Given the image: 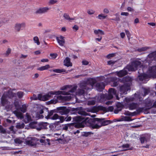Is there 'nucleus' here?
<instances>
[{"label":"nucleus","instance_id":"obj_1","mask_svg":"<svg viewBox=\"0 0 156 156\" xmlns=\"http://www.w3.org/2000/svg\"><path fill=\"white\" fill-rule=\"evenodd\" d=\"M91 119V118L88 117H84L82 115L76 116L73 118V121L74 122L72 123L75 124L73 125V126L76 128H83L85 126L90 127L91 122H90L89 121Z\"/></svg>","mask_w":156,"mask_h":156},{"label":"nucleus","instance_id":"obj_2","mask_svg":"<svg viewBox=\"0 0 156 156\" xmlns=\"http://www.w3.org/2000/svg\"><path fill=\"white\" fill-rule=\"evenodd\" d=\"M91 122L90 127L93 129H99L102 126H105L112 123L110 120H106L104 118H94L90 120Z\"/></svg>","mask_w":156,"mask_h":156},{"label":"nucleus","instance_id":"obj_3","mask_svg":"<svg viewBox=\"0 0 156 156\" xmlns=\"http://www.w3.org/2000/svg\"><path fill=\"white\" fill-rule=\"evenodd\" d=\"M132 78L129 76H126L123 77L121 80V82L124 84L119 87V91L121 94H126L128 90H130V86L132 84Z\"/></svg>","mask_w":156,"mask_h":156},{"label":"nucleus","instance_id":"obj_4","mask_svg":"<svg viewBox=\"0 0 156 156\" xmlns=\"http://www.w3.org/2000/svg\"><path fill=\"white\" fill-rule=\"evenodd\" d=\"M141 62L136 60L131 62V64L128 66L127 69L129 71H135L138 69L139 66L141 65Z\"/></svg>","mask_w":156,"mask_h":156},{"label":"nucleus","instance_id":"obj_5","mask_svg":"<svg viewBox=\"0 0 156 156\" xmlns=\"http://www.w3.org/2000/svg\"><path fill=\"white\" fill-rule=\"evenodd\" d=\"M52 96L51 92V91L43 96H42L40 94H38L37 97L34 98V100H36L38 99L40 100L46 101L49 100Z\"/></svg>","mask_w":156,"mask_h":156},{"label":"nucleus","instance_id":"obj_6","mask_svg":"<svg viewBox=\"0 0 156 156\" xmlns=\"http://www.w3.org/2000/svg\"><path fill=\"white\" fill-rule=\"evenodd\" d=\"M151 77V76L148 73V74L145 73H141L138 76L139 80L143 82V83H146L147 81L149 80V78Z\"/></svg>","mask_w":156,"mask_h":156},{"label":"nucleus","instance_id":"obj_7","mask_svg":"<svg viewBox=\"0 0 156 156\" xmlns=\"http://www.w3.org/2000/svg\"><path fill=\"white\" fill-rule=\"evenodd\" d=\"M1 103L3 106H5L6 108H10L11 106L9 105L10 102L7 99V98L4 95H2L1 98Z\"/></svg>","mask_w":156,"mask_h":156},{"label":"nucleus","instance_id":"obj_8","mask_svg":"<svg viewBox=\"0 0 156 156\" xmlns=\"http://www.w3.org/2000/svg\"><path fill=\"white\" fill-rule=\"evenodd\" d=\"M59 113L62 115H67L70 112V110L65 106L60 107L57 108Z\"/></svg>","mask_w":156,"mask_h":156},{"label":"nucleus","instance_id":"obj_9","mask_svg":"<svg viewBox=\"0 0 156 156\" xmlns=\"http://www.w3.org/2000/svg\"><path fill=\"white\" fill-rule=\"evenodd\" d=\"M50 9L48 7L39 8L35 12L36 14H42L47 12Z\"/></svg>","mask_w":156,"mask_h":156},{"label":"nucleus","instance_id":"obj_10","mask_svg":"<svg viewBox=\"0 0 156 156\" xmlns=\"http://www.w3.org/2000/svg\"><path fill=\"white\" fill-rule=\"evenodd\" d=\"M148 73L151 77L156 76V66H153L149 67Z\"/></svg>","mask_w":156,"mask_h":156},{"label":"nucleus","instance_id":"obj_11","mask_svg":"<svg viewBox=\"0 0 156 156\" xmlns=\"http://www.w3.org/2000/svg\"><path fill=\"white\" fill-rule=\"evenodd\" d=\"M153 102L149 99H146L144 102L145 108L148 110L150 109L153 107Z\"/></svg>","mask_w":156,"mask_h":156},{"label":"nucleus","instance_id":"obj_12","mask_svg":"<svg viewBox=\"0 0 156 156\" xmlns=\"http://www.w3.org/2000/svg\"><path fill=\"white\" fill-rule=\"evenodd\" d=\"M110 81L111 83H112V86L116 87L119 84V79L116 77H112L110 78Z\"/></svg>","mask_w":156,"mask_h":156},{"label":"nucleus","instance_id":"obj_13","mask_svg":"<svg viewBox=\"0 0 156 156\" xmlns=\"http://www.w3.org/2000/svg\"><path fill=\"white\" fill-rule=\"evenodd\" d=\"M104 110H105V108L104 106H94L90 109V112L93 113H96L99 111H102Z\"/></svg>","mask_w":156,"mask_h":156},{"label":"nucleus","instance_id":"obj_14","mask_svg":"<svg viewBox=\"0 0 156 156\" xmlns=\"http://www.w3.org/2000/svg\"><path fill=\"white\" fill-rule=\"evenodd\" d=\"M105 83L103 82L98 83L96 85L97 90L99 91H102L105 87Z\"/></svg>","mask_w":156,"mask_h":156},{"label":"nucleus","instance_id":"obj_15","mask_svg":"<svg viewBox=\"0 0 156 156\" xmlns=\"http://www.w3.org/2000/svg\"><path fill=\"white\" fill-rule=\"evenodd\" d=\"M64 38V37L62 35H60L59 37H56V40L60 46H63L65 43Z\"/></svg>","mask_w":156,"mask_h":156},{"label":"nucleus","instance_id":"obj_16","mask_svg":"<svg viewBox=\"0 0 156 156\" xmlns=\"http://www.w3.org/2000/svg\"><path fill=\"white\" fill-rule=\"evenodd\" d=\"M48 124L47 122H41L39 123H38L37 128V130H41L42 129H47V126Z\"/></svg>","mask_w":156,"mask_h":156},{"label":"nucleus","instance_id":"obj_17","mask_svg":"<svg viewBox=\"0 0 156 156\" xmlns=\"http://www.w3.org/2000/svg\"><path fill=\"white\" fill-rule=\"evenodd\" d=\"M45 109L46 112H47L48 113V115H47L46 116L45 115V118L47 119H51L54 113L56 112L55 110V109L52 110L49 112L48 108H46Z\"/></svg>","mask_w":156,"mask_h":156},{"label":"nucleus","instance_id":"obj_18","mask_svg":"<svg viewBox=\"0 0 156 156\" xmlns=\"http://www.w3.org/2000/svg\"><path fill=\"white\" fill-rule=\"evenodd\" d=\"M52 96L54 95H58L62 94L63 95H69V92L65 91H51Z\"/></svg>","mask_w":156,"mask_h":156},{"label":"nucleus","instance_id":"obj_19","mask_svg":"<svg viewBox=\"0 0 156 156\" xmlns=\"http://www.w3.org/2000/svg\"><path fill=\"white\" fill-rule=\"evenodd\" d=\"M25 27V24L24 23H16L15 25V30L17 31H19L21 29V28L23 29ZM23 29H22V30Z\"/></svg>","mask_w":156,"mask_h":156},{"label":"nucleus","instance_id":"obj_20","mask_svg":"<svg viewBox=\"0 0 156 156\" xmlns=\"http://www.w3.org/2000/svg\"><path fill=\"white\" fill-rule=\"evenodd\" d=\"M15 94V93L12 91H8L5 92L3 95H4L5 96L6 98H12L14 96Z\"/></svg>","mask_w":156,"mask_h":156},{"label":"nucleus","instance_id":"obj_21","mask_svg":"<svg viewBox=\"0 0 156 156\" xmlns=\"http://www.w3.org/2000/svg\"><path fill=\"white\" fill-rule=\"evenodd\" d=\"M72 97L71 96H63L61 95L57 97V98L59 100L63 101H69L71 100Z\"/></svg>","mask_w":156,"mask_h":156},{"label":"nucleus","instance_id":"obj_22","mask_svg":"<svg viewBox=\"0 0 156 156\" xmlns=\"http://www.w3.org/2000/svg\"><path fill=\"white\" fill-rule=\"evenodd\" d=\"M64 65L67 67L72 66V64L70 61V59L68 57L66 58L64 60Z\"/></svg>","mask_w":156,"mask_h":156},{"label":"nucleus","instance_id":"obj_23","mask_svg":"<svg viewBox=\"0 0 156 156\" xmlns=\"http://www.w3.org/2000/svg\"><path fill=\"white\" fill-rule=\"evenodd\" d=\"M117 75L119 77H122L127 74V72L125 70H122L116 72Z\"/></svg>","mask_w":156,"mask_h":156},{"label":"nucleus","instance_id":"obj_24","mask_svg":"<svg viewBox=\"0 0 156 156\" xmlns=\"http://www.w3.org/2000/svg\"><path fill=\"white\" fill-rule=\"evenodd\" d=\"M38 123L37 121H33L31 122L29 124V127L32 129H36L37 128Z\"/></svg>","mask_w":156,"mask_h":156},{"label":"nucleus","instance_id":"obj_25","mask_svg":"<svg viewBox=\"0 0 156 156\" xmlns=\"http://www.w3.org/2000/svg\"><path fill=\"white\" fill-rule=\"evenodd\" d=\"M128 107L129 110H132L135 109L138 106L137 103L132 102L128 105Z\"/></svg>","mask_w":156,"mask_h":156},{"label":"nucleus","instance_id":"obj_26","mask_svg":"<svg viewBox=\"0 0 156 156\" xmlns=\"http://www.w3.org/2000/svg\"><path fill=\"white\" fill-rule=\"evenodd\" d=\"M147 57L149 58L155 59L156 58V51L150 53Z\"/></svg>","mask_w":156,"mask_h":156},{"label":"nucleus","instance_id":"obj_27","mask_svg":"<svg viewBox=\"0 0 156 156\" xmlns=\"http://www.w3.org/2000/svg\"><path fill=\"white\" fill-rule=\"evenodd\" d=\"M73 125H75V124L72 123L65 124L63 127V129L65 130H67L69 127L70 129H73L74 127Z\"/></svg>","mask_w":156,"mask_h":156},{"label":"nucleus","instance_id":"obj_28","mask_svg":"<svg viewBox=\"0 0 156 156\" xmlns=\"http://www.w3.org/2000/svg\"><path fill=\"white\" fill-rule=\"evenodd\" d=\"M50 68V66L49 65L47 64L45 66H42L37 68V69L40 71H43L44 70H46Z\"/></svg>","mask_w":156,"mask_h":156},{"label":"nucleus","instance_id":"obj_29","mask_svg":"<svg viewBox=\"0 0 156 156\" xmlns=\"http://www.w3.org/2000/svg\"><path fill=\"white\" fill-rule=\"evenodd\" d=\"M148 110L146 109L145 107H139L138 108L136 111L138 112V113L139 114L141 112H147Z\"/></svg>","mask_w":156,"mask_h":156},{"label":"nucleus","instance_id":"obj_30","mask_svg":"<svg viewBox=\"0 0 156 156\" xmlns=\"http://www.w3.org/2000/svg\"><path fill=\"white\" fill-rule=\"evenodd\" d=\"M63 17L65 19L69 21H70L71 20H74L75 19L73 18H70L69 15L67 13H65L63 15Z\"/></svg>","mask_w":156,"mask_h":156},{"label":"nucleus","instance_id":"obj_31","mask_svg":"<svg viewBox=\"0 0 156 156\" xmlns=\"http://www.w3.org/2000/svg\"><path fill=\"white\" fill-rule=\"evenodd\" d=\"M105 110H102L104 112H112L114 109L113 107L112 106H109L108 108L104 107Z\"/></svg>","mask_w":156,"mask_h":156},{"label":"nucleus","instance_id":"obj_32","mask_svg":"<svg viewBox=\"0 0 156 156\" xmlns=\"http://www.w3.org/2000/svg\"><path fill=\"white\" fill-rule=\"evenodd\" d=\"M94 133L91 132H85L82 133V136L86 137H87L91 134H93Z\"/></svg>","mask_w":156,"mask_h":156},{"label":"nucleus","instance_id":"obj_33","mask_svg":"<svg viewBox=\"0 0 156 156\" xmlns=\"http://www.w3.org/2000/svg\"><path fill=\"white\" fill-rule=\"evenodd\" d=\"M122 147V148L123 149L122 151H126L129 149L131 150V149H128L129 147V145L128 144H123Z\"/></svg>","mask_w":156,"mask_h":156},{"label":"nucleus","instance_id":"obj_34","mask_svg":"<svg viewBox=\"0 0 156 156\" xmlns=\"http://www.w3.org/2000/svg\"><path fill=\"white\" fill-rule=\"evenodd\" d=\"M14 113L17 117H19L22 118L23 117L22 114L20 112H19L17 111H15L14 112Z\"/></svg>","mask_w":156,"mask_h":156},{"label":"nucleus","instance_id":"obj_35","mask_svg":"<svg viewBox=\"0 0 156 156\" xmlns=\"http://www.w3.org/2000/svg\"><path fill=\"white\" fill-rule=\"evenodd\" d=\"M108 91L109 93H111V94L113 95H115L116 94V90L114 88H109Z\"/></svg>","mask_w":156,"mask_h":156},{"label":"nucleus","instance_id":"obj_36","mask_svg":"<svg viewBox=\"0 0 156 156\" xmlns=\"http://www.w3.org/2000/svg\"><path fill=\"white\" fill-rule=\"evenodd\" d=\"M94 33L96 35H97L99 34H100L101 35L104 34V32L101 30L100 29L95 30L94 31Z\"/></svg>","mask_w":156,"mask_h":156},{"label":"nucleus","instance_id":"obj_37","mask_svg":"<svg viewBox=\"0 0 156 156\" xmlns=\"http://www.w3.org/2000/svg\"><path fill=\"white\" fill-rule=\"evenodd\" d=\"M52 70L54 72L59 73H61L63 72H65L66 71V70L64 69H53Z\"/></svg>","mask_w":156,"mask_h":156},{"label":"nucleus","instance_id":"obj_38","mask_svg":"<svg viewBox=\"0 0 156 156\" xmlns=\"http://www.w3.org/2000/svg\"><path fill=\"white\" fill-rule=\"evenodd\" d=\"M149 48V47H143L140 48H138L137 49V51H138L139 52L144 51H146Z\"/></svg>","mask_w":156,"mask_h":156},{"label":"nucleus","instance_id":"obj_39","mask_svg":"<svg viewBox=\"0 0 156 156\" xmlns=\"http://www.w3.org/2000/svg\"><path fill=\"white\" fill-rule=\"evenodd\" d=\"M21 111L23 113L26 112L27 110V107L25 105H22V107L20 108Z\"/></svg>","mask_w":156,"mask_h":156},{"label":"nucleus","instance_id":"obj_40","mask_svg":"<svg viewBox=\"0 0 156 156\" xmlns=\"http://www.w3.org/2000/svg\"><path fill=\"white\" fill-rule=\"evenodd\" d=\"M33 40L34 41V43H36L37 45H39L40 44L39 38L37 36L34 37L33 38Z\"/></svg>","mask_w":156,"mask_h":156},{"label":"nucleus","instance_id":"obj_41","mask_svg":"<svg viewBox=\"0 0 156 156\" xmlns=\"http://www.w3.org/2000/svg\"><path fill=\"white\" fill-rule=\"evenodd\" d=\"M116 106L117 108L119 109H121V110H122L123 108V105L120 102L118 103Z\"/></svg>","mask_w":156,"mask_h":156},{"label":"nucleus","instance_id":"obj_42","mask_svg":"<svg viewBox=\"0 0 156 156\" xmlns=\"http://www.w3.org/2000/svg\"><path fill=\"white\" fill-rule=\"evenodd\" d=\"M144 94L143 95L144 96H145L146 95L148 94L150 92V90L149 89H147L146 88H144Z\"/></svg>","mask_w":156,"mask_h":156},{"label":"nucleus","instance_id":"obj_43","mask_svg":"<svg viewBox=\"0 0 156 156\" xmlns=\"http://www.w3.org/2000/svg\"><path fill=\"white\" fill-rule=\"evenodd\" d=\"M59 117V116L57 114L55 113L52 116L51 119L52 120H56L58 119Z\"/></svg>","mask_w":156,"mask_h":156},{"label":"nucleus","instance_id":"obj_44","mask_svg":"<svg viewBox=\"0 0 156 156\" xmlns=\"http://www.w3.org/2000/svg\"><path fill=\"white\" fill-rule=\"evenodd\" d=\"M140 140L142 144L144 143L145 142H147V140L146 137H142L140 138Z\"/></svg>","mask_w":156,"mask_h":156},{"label":"nucleus","instance_id":"obj_45","mask_svg":"<svg viewBox=\"0 0 156 156\" xmlns=\"http://www.w3.org/2000/svg\"><path fill=\"white\" fill-rule=\"evenodd\" d=\"M96 101L95 100H91L88 101V105H94L95 104Z\"/></svg>","mask_w":156,"mask_h":156},{"label":"nucleus","instance_id":"obj_46","mask_svg":"<svg viewBox=\"0 0 156 156\" xmlns=\"http://www.w3.org/2000/svg\"><path fill=\"white\" fill-rule=\"evenodd\" d=\"M78 113L80 115L83 116L87 115L88 114L87 113L84 111H79L78 112Z\"/></svg>","mask_w":156,"mask_h":156},{"label":"nucleus","instance_id":"obj_47","mask_svg":"<svg viewBox=\"0 0 156 156\" xmlns=\"http://www.w3.org/2000/svg\"><path fill=\"white\" fill-rule=\"evenodd\" d=\"M138 114H139L138 113V112H137L136 111L134 112H129V113L128 114H127V115H130L131 116H134Z\"/></svg>","mask_w":156,"mask_h":156},{"label":"nucleus","instance_id":"obj_48","mask_svg":"<svg viewBox=\"0 0 156 156\" xmlns=\"http://www.w3.org/2000/svg\"><path fill=\"white\" fill-rule=\"evenodd\" d=\"M17 95L19 98H21L23 97V93L21 91L18 92L17 93Z\"/></svg>","mask_w":156,"mask_h":156},{"label":"nucleus","instance_id":"obj_49","mask_svg":"<svg viewBox=\"0 0 156 156\" xmlns=\"http://www.w3.org/2000/svg\"><path fill=\"white\" fill-rule=\"evenodd\" d=\"M126 35L127 37L128 38V39L129 40L130 38V37L131 36V34L129 32V31L127 30H125Z\"/></svg>","mask_w":156,"mask_h":156},{"label":"nucleus","instance_id":"obj_50","mask_svg":"<svg viewBox=\"0 0 156 156\" xmlns=\"http://www.w3.org/2000/svg\"><path fill=\"white\" fill-rule=\"evenodd\" d=\"M50 56L51 57L52 59H55L57 58L58 55L56 53H51L50 54Z\"/></svg>","mask_w":156,"mask_h":156},{"label":"nucleus","instance_id":"obj_51","mask_svg":"<svg viewBox=\"0 0 156 156\" xmlns=\"http://www.w3.org/2000/svg\"><path fill=\"white\" fill-rule=\"evenodd\" d=\"M113 94H111V93L108 92V94L107 96V98L108 100H111L113 98Z\"/></svg>","mask_w":156,"mask_h":156},{"label":"nucleus","instance_id":"obj_52","mask_svg":"<svg viewBox=\"0 0 156 156\" xmlns=\"http://www.w3.org/2000/svg\"><path fill=\"white\" fill-rule=\"evenodd\" d=\"M58 1L57 0H50L49 2V5H53L57 3Z\"/></svg>","mask_w":156,"mask_h":156},{"label":"nucleus","instance_id":"obj_53","mask_svg":"<svg viewBox=\"0 0 156 156\" xmlns=\"http://www.w3.org/2000/svg\"><path fill=\"white\" fill-rule=\"evenodd\" d=\"M85 90L83 89H80L78 91V93L80 95H82L84 94Z\"/></svg>","mask_w":156,"mask_h":156},{"label":"nucleus","instance_id":"obj_54","mask_svg":"<svg viewBox=\"0 0 156 156\" xmlns=\"http://www.w3.org/2000/svg\"><path fill=\"white\" fill-rule=\"evenodd\" d=\"M0 131L1 133H6V130L3 128V126L1 125H0Z\"/></svg>","mask_w":156,"mask_h":156},{"label":"nucleus","instance_id":"obj_55","mask_svg":"<svg viewBox=\"0 0 156 156\" xmlns=\"http://www.w3.org/2000/svg\"><path fill=\"white\" fill-rule=\"evenodd\" d=\"M11 49L10 48H8L7 50L6 51L5 55L6 56H8L9 54L11 53Z\"/></svg>","mask_w":156,"mask_h":156},{"label":"nucleus","instance_id":"obj_56","mask_svg":"<svg viewBox=\"0 0 156 156\" xmlns=\"http://www.w3.org/2000/svg\"><path fill=\"white\" fill-rule=\"evenodd\" d=\"M98 18L100 19H105L106 17L107 16H105L103 15L102 14H100L98 15Z\"/></svg>","mask_w":156,"mask_h":156},{"label":"nucleus","instance_id":"obj_57","mask_svg":"<svg viewBox=\"0 0 156 156\" xmlns=\"http://www.w3.org/2000/svg\"><path fill=\"white\" fill-rule=\"evenodd\" d=\"M14 106L16 108H19L20 107V104L19 102L17 101H14Z\"/></svg>","mask_w":156,"mask_h":156},{"label":"nucleus","instance_id":"obj_58","mask_svg":"<svg viewBox=\"0 0 156 156\" xmlns=\"http://www.w3.org/2000/svg\"><path fill=\"white\" fill-rule=\"evenodd\" d=\"M115 56V53H112L110 54H109L107 56V58H110L111 57H113Z\"/></svg>","mask_w":156,"mask_h":156},{"label":"nucleus","instance_id":"obj_59","mask_svg":"<svg viewBox=\"0 0 156 156\" xmlns=\"http://www.w3.org/2000/svg\"><path fill=\"white\" fill-rule=\"evenodd\" d=\"M59 119H60L61 122H62L64 121H65V117L63 116H59Z\"/></svg>","mask_w":156,"mask_h":156},{"label":"nucleus","instance_id":"obj_60","mask_svg":"<svg viewBox=\"0 0 156 156\" xmlns=\"http://www.w3.org/2000/svg\"><path fill=\"white\" fill-rule=\"evenodd\" d=\"M44 139H41L40 140V142L41 143H44L45 144H46V140L45 138V137H44Z\"/></svg>","mask_w":156,"mask_h":156},{"label":"nucleus","instance_id":"obj_61","mask_svg":"<svg viewBox=\"0 0 156 156\" xmlns=\"http://www.w3.org/2000/svg\"><path fill=\"white\" fill-rule=\"evenodd\" d=\"M87 12L88 14L90 15H92L94 14V11L90 9L88 10Z\"/></svg>","mask_w":156,"mask_h":156},{"label":"nucleus","instance_id":"obj_62","mask_svg":"<svg viewBox=\"0 0 156 156\" xmlns=\"http://www.w3.org/2000/svg\"><path fill=\"white\" fill-rule=\"evenodd\" d=\"M72 118L71 116H67L65 117V121L67 122L71 120Z\"/></svg>","mask_w":156,"mask_h":156},{"label":"nucleus","instance_id":"obj_63","mask_svg":"<svg viewBox=\"0 0 156 156\" xmlns=\"http://www.w3.org/2000/svg\"><path fill=\"white\" fill-rule=\"evenodd\" d=\"M82 64L84 65H87L89 64L88 61H87L85 60H83L82 61Z\"/></svg>","mask_w":156,"mask_h":156},{"label":"nucleus","instance_id":"obj_64","mask_svg":"<svg viewBox=\"0 0 156 156\" xmlns=\"http://www.w3.org/2000/svg\"><path fill=\"white\" fill-rule=\"evenodd\" d=\"M121 111L122 110H121V109H119L116 108L114 110V112L115 114H118L119 111Z\"/></svg>","mask_w":156,"mask_h":156}]
</instances>
